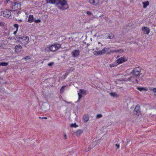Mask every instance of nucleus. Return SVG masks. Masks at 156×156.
<instances>
[{
    "label": "nucleus",
    "instance_id": "nucleus-53",
    "mask_svg": "<svg viewBox=\"0 0 156 156\" xmlns=\"http://www.w3.org/2000/svg\"><path fill=\"white\" fill-rule=\"evenodd\" d=\"M119 57V56H117V58H118Z\"/></svg>",
    "mask_w": 156,
    "mask_h": 156
},
{
    "label": "nucleus",
    "instance_id": "nucleus-7",
    "mask_svg": "<svg viewBox=\"0 0 156 156\" xmlns=\"http://www.w3.org/2000/svg\"><path fill=\"white\" fill-rule=\"evenodd\" d=\"M140 106L139 105H137L135 108L133 113L135 115H137L140 113Z\"/></svg>",
    "mask_w": 156,
    "mask_h": 156
},
{
    "label": "nucleus",
    "instance_id": "nucleus-52",
    "mask_svg": "<svg viewBox=\"0 0 156 156\" xmlns=\"http://www.w3.org/2000/svg\"><path fill=\"white\" fill-rule=\"evenodd\" d=\"M39 118H41V117H39Z\"/></svg>",
    "mask_w": 156,
    "mask_h": 156
},
{
    "label": "nucleus",
    "instance_id": "nucleus-18",
    "mask_svg": "<svg viewBox=\"0 0 156 156\" xmlns=\"http://www.w3.org/2000/svg\"><path fill=\"white\" fill-rule=\"evenodd\" d=\"M79 92L80 94L82 95H86L87 94V91L86 90L83 89H80L79 90Z\"/></svg>",
    "mask_w": 156,
    "mask_h": 156
},
{
    "label": "nucleus",
    "instance_id": "nucleus-4",
    "mask_svg": "<svg viewBox=\"0 0 156 156\" xmlns=\"http://www.w3.org/2000/svg\"><path fill=\"white\" fill-rule=\"evenodd\" d=\"M29 40V37L28 36L25 35L23 36L20 35V39L19 40L20 43L25 44H27L28 43Z\"/></svg>",
    "mask_w": 156,
    "mask_h": 156
},
{
    "label": "nucleus",
    "instance_id": "nucleus-50",
    "mask_svg": "<svg viewBox=\"0 0 156 156\" xmlns=\"http://www.w3.org/2000/svg\"><path fill=\"white\" fill-rule=\"evenodd\" d=\"M1 64V62H0V66H2Z\"/></svg>",
    "mask_w": 156,
    "mask_h": 156
},
{
    "label": "nucleus",
    "instance_id": "nucleus-1",
    "mask_svg": "<svg viewBox=\"0 0 156 156\" xmlns=\"http://www.w3.org/2000/svg\"><path fill=\"white\" fill-rule=\"evenodd\" d=\"M55 6L61 10L68 9L69 6L66 0H56Z\"/></svg>",
    "mask_w": 156,
    "mask_h": 156
},
{
    "label": "nucleus",
    "instance_id": "nucleus-5",
    "mask_svg": "<svg viewBox=\"0 0 156 156\" xmlns=\"http://www.w3.org/2000/svg\"><path fill=\"white\" fill-rule=\"evenodd\" d=\"M12 9H13V7L14 9L16 8L18 9H21V3L19 2H16L12 3Z\"/></svg>",
    "mask_w": 156,
    "mask_h": 156
},
{
    "label": "nucleus",
    "instance_id": "nucleus-29",
    "mask_svg": "<svg viewBox=\"0 0 156 156\" xmlns=\"http://www.w3.org/2000/svg\"><path fill=\"white\" fill-rule=\"evenodd\" d=\"M20 35L19 36V37H16L15 38V39L18 42H20Z\"/></svg>",
    "mask_w": 156,
    "mask_h": 156
},
{
    "label": "nucleus",
    "instance_id": "nucleus-36",
    "mask_svg": "<svg viewBox=\"0 0 156 156\" xmlns=\"http://www.w3.org/2000/svg\"><path fill=\"white\" fill-rule=\"evenodd\" d=\"M53 64H54L53 62H50V63H49L48 64V66H52Z\"/></svg>",
    "mask_w": 156,
    "mask_h": 156
},
{
    "label": "nucleus",
    "instance_id": "nucleus-9",
    "mask_svg": "<svg viewBox=\"0 0 156 156\" xmlns=\"http://www.w3.org/2000/svg\"><path fill=\"white\" fill-rule=\"evenodd\" d=\"M80 54V51L78 50H75L72 52V55L74 57H77Z\"/></svg>",
    "mask_w": 156,
    "mask_h": 156
},
{
    "label": "nucleus",
    "instance_id": "nucleus-34",
    "mask_svg": "<svg viewBox=\"0 0 156 156\" xmlns=\"http://www.w3.org/2000/svg\"><path fill=\"white\" fill-rule=\"evenodd\" d=\"M23 59H24L25 60H27L30 59V58L29 56H27L26 57H25L23 58Z\"/></svg>",
    "mask_w": 156,
    "mask_h": 156
},
{
    "label": "nucleus",
    "instance_id": "nucleus-39",
    "mask_svg": "<svg viewBox=\"0 0 156 156\" xmlns=\"http://www.w3.org/2000/svg\"><path fill=\"white\" fill-rule=\"evenodd\" d=\"M115 146H116L117 147V148H119V147H120V145L119 144H116V145H115Z\"/></svg>",
    "mask_w": 156,
    "mask_h": 156
},
{
    "label": "nucleus",
    "instance_id": "nucleus-48",
    "mask_svg": "<svg viewBox=\"0 0 156 156\" xmlns=\"http://www.w3.org/2000/svg\"><path fill=\"white\" fill-rule=\"evenodd\" d=\"M18 21H19L21 22L22 21V20H18Z\"/></svg>",
    "mask_w": 156,
    "mask_h": 156
},
{
    "label": "nucleus",
    "instance_id": "nucleus-2",
    "mask_svg": "<svg viewBox=\"0 0 156 156\" xmlns=\"http://www.w3.org/2000/svg\"><path fill=\"white\" fill-rule=\"evenodd\" d=\"M110 49L109 48H107L104 47L103 49H102L101 51H95L93 52V54L94 55L96 56H98L99 55H101L105 54L106 52H108V51Z\"/></svg>",
    "mask_w": 156,
    "mask_h": 156
},
{
    "label": "nucleus",
    "instance_id": "nucleus-41",
    "mask_svg": "<svg viewBox=\"0 0 156 156\" xmlns=\"http://www.w3.org/2000/svg\"><path fill=\"white\" fill-rule=\"evenodd\" d=\"M64 137L65 139H66L67 138V136L66 134H64Z\"/></svg>",
    "mask_w": 156,
    "mask_h": 156
},
{
    "label": "nucleus",
    "instance_id": "nucleus-13",
    "mask_svg": "<svg viewBox=\"0 0 156 156\" xmlns=\"http://www.w3.org/2000/svg\"><path fill=\"white\" fill-rule=\"evenodd\" d=\"M99 0H89V2L94 5H96L99 2Z\"/></svg>",
    "mask_w": 156,
    "mask_h": 156
},
{
    "label": "nucleus",
    "instance_id": "nucleus-20",
    "mask_svg": "<svg viewBox=\"0 0 156 156\" xmlns=\"http://www.w3.org/2000/svg\"><path fill=\"white\" fill-rule=\"evenodd\" d=\"M108 34V36L107 37V38L108 39H112L114 38V36L112 34V33H111L110 34Z\"/></svg>",
    "mask_w": 156,
    "mask_h": 156
},
{
    "label": "nucleus",
    "instance_id": "nucleus-8",
    "mask_svg": "<svg viewBox=\"0 0 156 156\" xmlns=\"http://www.w3.org/2000/svg\"><path fill=\"white\" fill-rule=\"evenodd\" d=\"M59 48V47L55 44L51 45L49 47L50 50L52 51H54Z\"/></svg>",
    "mask_w": 156,
    "mask_h": 156
},
{
    "label": "nucleus",
    "instance_id": "nucleus-31",
    "mask_svg": "<svg viewBox=\"0 0 156 156\" xmlns=\"http://www.w3.org/2000/svg\"><path fill=\"white\" fill-rule=\"evenodd\" d=\"M102 116V115L101 114H98L96 115V118L97 119H99L101 118Z\"/></svg>",
    "mask_w": 156,
    "mask_h": 156
},
{
    "label": "nucleus",
    "instance_id": "nucleus-32",
    "mask_svg": "<svg viewBox=\"0 0 156 156\" xmlns=\"http://www.w3.org/2000/svg\"><path fill=\"white\" fill-rule=\"evenodd\" d=\"M86 13L89 16H90L91 15H92V13L90 11H87L86 12Z\"/></svg>",
    "mask_w": 156,
    "mask_h": 156
},
{
    "label": "nucleus",
    "instance_id": "nucleus-3",
    "mask_svg": "<svg viewBox=\"0 0 156 156\" xmlns=\"http://www.w3.org/2000/svg\"><path fill=\"white\" fill-rule=\"evenodd\" d=\"M141 69L140 67H136L132 71L131 73L132 75L136 77L140 75V73L141 71Z\"/></svg>",
    "mask_w": 156,
    "mask_h": 156
},
{
    "label": "nucleus",
    "instance_id": "nucleus-54",
    "mask_svg": "<svg viewBox=\"0 0 156 156\" xmlns=\"http://www.w3.org/2000/svg\"><path fill=\"white\" fill-rule=\"evenodd\" d=\"M131 78V77H129V79H130Z\"/></svg>",
    "mask_w": 156,
    "mask_h": 156
},
{
    "label": "nucleus",
    "instance_id": "nucleus-43",
    "mask_svg": "<svg viewBox=\"0 0 156 156\" xmlns=\"http://www.w3.org/2000/svg\"><path fill=\"white\" fill-rule=\"evenodd\" d=\"M153 91L154 92H156V88H154L153 90Z\"/></svg>",
    "mask_w": 156,
    "mask_h": 156
},
{
    "label": "nucleus",
    "instance_id": "nucleus-17",
    "mask_svg": "<svg viewBox=\"0 0 156 156\" xmlns=\"http://www.w3.org/2000/svg\"><path fill=\"white\" fill-rule=\"evenodd\" d=\"M83 131L82 129H78L76 132V136H79L83 133Z\"/></svg>",
    "mask_w": 156,
    "mask_h": 156
},
{
    "label": "nucleus",
    "instance_id": "nucleus-16",
    "mask_svg": "<svg viewBox=\"0 0 156 156\" xmlns=\"http://www.w3.org/2000/svg\"><path fill=\"white\" fill-rule=\"evenodd\" d=\"M56 0H46V3L55 4V5Z\"/></svg>",
    "mask_w": 156,
    "mask_h": 156
},
{
    "label": "nucleus",
    "instance_id": "nucleus-19",
    "mask_svg": "<svg viewBox=\"0 0 156 156\" xmlns=\"http://www.w3.org/2000/svg\"><path fill=\"white\" fill-rule=\"evenodd\" d=\"M137 89L140 91H146L147 90V89H146V88H144L143 87H138L137 88Z\"/></svg>",
    "mask_w": 156,
    "mask_h": 156
},
{
    "label": "nucleus",
    "instance_id": "nucleus-49",
    "mask_svg": "<svg viewBox=\"0 0 156 156\" xmlns=\"http://www.w3.org/2000/svg\"><path fill=\"white\" fill-rule=\"evenodd\" d=\"M98 44H101V43L100 42H98Z\"/></svg>",
    "mask_w": 156,
    "mask_h": 156
},
{
    "label": "nucleus",
    "instance_id": "nucleus-35",
    "mask_svg": "<svg viewBox=\"0 0 156 156\" xmlns=\"http://www.w3.org/2000/svg\"><path fill=\"white\" fill-rule=\"evenodd\" d=\"M5 23L2 22H0V26H4Z\"/></svg>",
    "mask_w": 156,
    "mask_h": 156
},
{
    "label": "nucleus",
    "instance_id": "nucleus-28",
    "mask_svg": "<svg viewBox=\"0 0 156 156\" xmlns=\"http://www.w3.org/2000/svg\"><path fill=\"white\" fill-rule=\"evenodd\" d=\"M66 87V86H62L60 89V92L61 93H62L64 90L65 87Z\"/></svg>",
    "mask_w": 156,
    "mask_h": 156
},
{
    "label": "nucleus",
    "instance_id": "nucleus-22",
    "mask_svg": "<svg viewBox=\"0 0 156 156\" xmlns=\"http://www.w3.org/2000/svg\"><path fill=\"white\" fill-rule=\"evenodd\" d=\"M83 119L85 122H87L89 119V117L87 115H85L83 116Z\"/></svg>",
    "mask_w": 156,
    "mask_h": 156
},
{
    "label": "nucleus",
    "instance_id": "nucleus-11",
    "mask_svg": "<svg viewBox=\"0 0 156 156\" xmlns=\"http://www.w3.org/2000/svg\"><path fill=\"white\" fill-rule=\"evenodd\" d=\"M22 49V47L21 45H16L15 48V51L16 53H19L21 51V50Z\"/></svg>",
    "mask_w": 156,
    "mask_h": 156
},
{
    "label": "nucleus",
    "instance_id": "nucleus-45",
    "mask_svg": "<svg viewBox=\"0 0 156 156\" xmlns=\"http://www.w3.org/2000/svg\"><path fill=\"white\" fill-rule=\"evenodd\" d=\"M41 119H47V118L46 117H44L41 118Z\"/></svg>",
    "mask_w": 156,
    "mask_h": 156
},
{
    "label": "nucleus",
    "instance_id": "nucleus-14",
    "mask_svg": "<svg viewBox=\"0 0 156 156\" xmlns=\"http://www.w3.org/2000/svg\"><path fill=\"white\" fill-rule=\"evenodd\" d=\"M35 18L32 15H30L29 16L28 22L29 23H31L34 21Z\"/></svg>",
    "mask_w": 156,
    "mask_h": 156
},
{
    "label": "nucleus",
    "instance_id": "nucleus-37",
    "mask_svg": "<svg viewBox=\"0 0 156 156\" xmlns=\"http://www.w3.org/2000/svg\"><path fill=\"white\" fill-rule=\"evenodd\" d=\"M96 49L97 51H100V47H97L96 48Z\"/></svg>",
    "mask_w": 156,
    "mask_h": 156
},
{
    "label": "nucleus",
    "instance_id": "nucleus-47",
    "mask_svg": "<svg viewBox=\"0 0 156 156\" xmlns=\"http://www.w3.org/2000/svg\"><path fill=\"white\" fill-rule=\"evenodd\" d=\"M89 44H87V47H88V46L89 45Z\"/></svg>",
    "mask_w": 156,
    "mask_h": 156
},
{
    "label": "nucleus",
    "instance_id": "nucleus-10",
    "mask_svg": "<svg viewBox=\"0 0 156 156\" xmlns=\"http://www.w3.org/2000/svg\"><path fill=\"white\" fill-rule=\"evenodd\" d=\"M142 30L143 31L144 33L145 34H148L149 33L150 30L148 27H142Z\"/></svg>",
    "mask_w": 156,
    "mask_h": 156
},
{
    "label": "nucleus",
    "instance_id": "nucleus-40",
    "mask_svg": "<svg viewBox=\"0 0 156 156\" xmlns=\"http://www.w3.org/2000/svg\"><path fill=\"white\" fill-rule=\"evenodd\" d=\"M91 149V147H89L88 148V150H87V149H86L85 150V151H89V150H90Z\"/></svg>",
    "mask_w": 156,
    "mask_h": 156
},
{
    "label": "nucleus",
    "instance_id": "nucleus-23",
    "mask_svg": "<svg viewBox=\"0 0 156 156\" xmlns=\"http://www.w3.org/2000/svg\"><path fill=\"white\" fill-rule=\"evenodd\" d=\"M110 94L111 96L113 97H117V95L116 94L115 92H111L110 93Z\"/></svg>",
    "mask_w": 156,
    "mask_h": 156
},
{
    "label": "nucleus",
    "instance_id": "nucleus-15",
    "mask_svg": "<svg viewBox=\"0 0 156 156\" xmlns=\"http://www.w3.org/2000/svg\"><path fill=\"white\" fill-rule=\"evenodd\" d=\"M3 15L4 17H9L11 16V12L9 11H5L4 12Z\"/></svg>",
    "mask_w": 156,
    "mask_h": 156
},
{
    "label": "nucleus",
    "instance_id": "nucleus-51",
    "mask_svg": "<svg viewBox=\"0 0 156 156\" xmlns=\"http://www.w3.org/2000/svg\"><path fill=\"white\" fill-rule=\"evenodd\" d=\"M103 46V45H102V44H101V46Z\"/></svg>",
    "mask_w": 156,
    "mask_h": 156
},
{
    "label": "nucleus",
    "instance_id": "nucleus-12",
    "mask_svg": "<svg viewBox=\"0 0 156 156\" xmlns=\"http://www.w3.org/2000/svg\"><path fill=\"white\" fill-rule=\"evenodd\" d=\"M117 62L119 64H121L127 61L124 57H122L118 59L117 60Z\"/></svg>",
    "mask_w": 156,
    "mask_h": 156
},
{
    "label": "nucleus",
    "instance_id": "nucleus-30",
    "mask_svg": "<svg viewBox=\"0 0 156 156\" xmlns=\"http://www.w3.org/2000/svg\"><path fill=\"white\" fill-rule=\"evenodd\" d=\"M34 22H35V23H40L41 22V20L40 19L36 20L35 19Z\"/></svg>",
    "mask_w": 156,
    "mask_h": 156
},
{
    "label": "nucleus",
    "instance_id": "nucleus-27",
    "mask_svg": "<svg viewBox=\"0 0 156 156\" xmlns=\"http://www.w3.org/2000/svg\"><path fill=\"white\" fill-rule=\"evenodd\" d=\"M70 126L71 127H75L76 128L78 126L75 123L74 124L72 123L70 125Z\"/></svg>",
    "mask_w": 156,
    "mask_h": 156
},
{
    "label": "nucleus",
    "instance_id": "nucleus-33",
    "mask_svg": "<svg viewBox=\"0 0 156 156\" xmlns=\"http://www.w3.org/2000/svg\"><path fill=\"white\" fill-rule=\"evenodd\" d=\"M19 26V25L17 24H15L14 25V27L16 28V30H18Z\"/></svg>",
    "mask_w": 156,
    "mask_h": 156
},
{
    "label": "nucleus",
    "instance_id": "nucleus-24",
    "mask_svg": "<svg viewBox=\"0 0 156 156\" xmlns=\"http://www.w3.org/2000/svg\"><path fill=\"white\" fill-rule=\"evenodd\" d=\"M6 46L5 45V44L4 43L0 44V48L2 49H5V48Z\"/></svg>",
    "mask_w": 156,
    "mask_h": 156
},
{
    "label": "nucleus",
    "instance_id": "nucleus-42",
    "mask_svg": "<svg viewBox=\"0 0 156 156\" xmlns=\"http://www.w3.org/2000/svg\"><path fill=\"white\" fill-rule=\"evenodd\" d=\"M17 30H16V31H15L14 32V33H13V34H16L17 32Z\"/></svg>",
    "mask_w": 156,
    "mask_h": 156
},
{
    "label": "nucleus",
    "instance_id": "nucleus-6",
    "mask_svg": "<svg viewBox=\"0 0 156 156\" xmlns=\"http://www.w3.org/2000/svg\"><path fill=\"white\" fill-rule=\"evenodd\" d=\"M124 52V50L122 49H119L118 50H110L107 52V54H110L111 53H118L120 52V53H123Z\"/></svg>",
    "mask_w": 156,
    "mask_h": 156
},
{
    "label": "nucleus",
    "instance_id": "nucleus-25",
    "mask_svg": "<svg viewBox=\"0 0 156 156\" xmlns=\"http://www.w3.org/2000/svg\"><path fill=\"white\" fill-rule=\"evenodd\" d=\"M78 99L77 101V102H78L79 101H80V100L82 98V95L81 94H80V93H78Z\"/></svg>",
    "mask_w": 156,
    "mask_h": 156
},
{
    "label": "nucleus",
    "instance_id": "nucleus-44",
    "mask_svg": "<svg viewBox=\"0 0 156 156\" xmlns=\"http://www.w3.org/2000/svg\"><path fill=\"white\" fill-rule=\"evenodd\" d=\"M10 1V0H5V2L7 3L9 1Z\"/></svg>",
    "mask_w": 156,
    "mask_h": 156
},
{
    "label": "nucleus",
    "instance_id": "nucleus-46",
    "mask_svg": "<svg viewBox=\"0 0 156 156\" xmlns=\"http://www.w3.org/2000/svg\"><path fill=\"white\" fill-rule=\"evenodd\" d=\"M135 81L137 83H138L139 81L137 79H136Z\"/></svg>",
    "mask_w": 156,
    "mask_h": 156
},
{
    "label": "nucleus",
    "instance_id": "nucleus-38",
    "mask_svg": "<svg viewBox=\"0 0 156 156\" xmlns=\"http://www.w3.org/2000/svg\"><path fill=\"white\" fill-rule=\"evenodd\" d=\"M130 140H128L127 141H126V144L125 145V146H126L127 145V144L129 142H130Z\"/></svg>",
    "mask_w": 156,
    "mask_h": 156
},
{
    "label": "nucleus",
    "instance_id": "nucleus-21",
    "mask_svg": "<svg viewBox=\"0 0 156 156\" xmlns=\"http://www.w3.org/2000/svg\"><path fill=\"white\" fill-rule=\"evenodd\" d=\"M143 8H146L147 6L149 5V3L148 1H147L146 2H144L143 3Z\"/></svg>",
    "mask_w": 156,
    "mask_h": 156
},
{
    "label": "nucleus",
    "instance_id": "nucleus-26",
    "mask_svg": "<svg viewBox=\"0 0 156 156\" xmlns=\"http://www.w3.org/2000/svg\"><path fill=\"white\" fill-rule=\"evenodd\" d=\"M1 65L2 66H6L8 65V63L6 62H1Z\"/></svg>",
    "mask_w": 156,
    "mask_h": 156
}]
</instances>
